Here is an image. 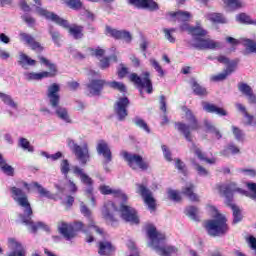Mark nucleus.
<instances>
[{
	"mask_svg": "<svg viewBox=\"0 0 256 256\" xmlns=\"http://www.w3.org/2000/svg\"><path fill=\"white\" fill-rule=\"evenodd\" d=\"M101 213L106 223L112 227L119 225L120 219H123L126 223H130V225H139L141 223L137 209L127 204H120L119 208L115 202L108 200L104 203Z\"/></svg>",
	"mask_w": 256,
	"mask_h": 256,
	"instance_id": "obj_1",
	"label": "nucleus"
},
{
	"mask_svg": "<svg viewBox=\"0 0 256 256\" xmlns=\"http://www.w3.org/2000/svg\"><path fill=\"white\" fill-rule=\"evenodd\" d=\"M185 115H186L187 121H189L190 124H187L185 122H175L174 127L176 131L181 133V135H183L184 139H186L188 143H192L190 151H192L194 155H196L199 161H205V163H208V165H215V163H217V158L215 157L208 158L207 154L203 152L201 148H198L197 144L193 142V135L191 134V132L199 131V129H201L199 120H197V117L193 115V111H191V109L189 108L185 109Z\"/></svg>",
	"mask_w": 256,
	"mask_h": 256,
	"instance_id": "obj_2",
	"label": "nucleus"
},
{
	"mask_svg": "<svg viewBox=\"0 0 256 256\" xmlns=\"http://www.w3.org/2000/svg\"><path fill=\"white\" fill-rule=\"evenodd\" d=\"M180 31H187L188 35L193 37L195 43L191 44L194 49H198V51H207V49H221V42L215 41L210 38H206L209 32L201 26V24H197L196 26H190L187 22H182L180 25Z\"/></svg>",
	"mask_w": 256,
	"mask_h": 256,
	"instance_id": "obj_3",
	"label": "nucleus"
},
{
	"mask_svg": "<svg viewBox=\"0 0 256 256\" xmlns=\"http://www.w3.org/2000/svg\"><path fill=\"white\" fill-rule=\"evenodd\" d=\"M10 195L19 207L24 208V214L21 215L22 223L29 225L32 233H37L39 227H43V223L38 222L35 224V222H33V208L31 207V202H29L27 192L17 186H12L10 187Z\"/></svg>",
	"mask_w": 256,
	"mask_h": 256,
	"instance_id": "obj_4",
	"label": "nucleus"
},
{
	"mask_svg": "<svg viewBox=\"0 0 256 256\" xmlns=\"http://www.w3.org/2000/svg\"><path fill=\"white\" fill-rule=\"evenodd\" d=\"M36 3V13L40 15V17H45L48 21H52L63 27L64 29H68V33L73 36L74 39H83V26L74 24L69 26V21L66 19L61 18L59 15L55 14L54 12H49L47 9L42 8L43 5L41 0H33Z\"/></svg>",
	"mask_w": 256,
	"mask_h": 256,
	"instance_id": "obj_5",
	"label": "nucleus"
},
{
	"mask_svg": "<svg viewBox=\"0 0 256 256\" xmlns=\"http://www.w3.org/2000/svg\"><path fill=\"white\" fill-rule=\"evenodd\" d=\"M146 233L147 237L150 239L149 247H153L154 251L160 256H172L179 251L175 246L164 245L165 241H167V236L157 231L155 225H147Z\"/></svg>",
	"mask_w": 256,
	"mask_h": 256,
	"instance_id": "obj_6",
	"label": "nucleus"
},
{
	"mask_svg": "<svg viewBox=\"0 0 256 256\" xmlns=\"http://www.w3.org/2000/svg\"><path fill=\"white\" fill-rule=\"evenodd\" d=\"M209 209L215 215L213 216V219L204 222V229H206L209 237H224V235L229 233L227 216L221 214L215 206H209Z\"/></svg>",
	"mask_w": 256,
	"mask_h": 256,
	"instance_id": "obj_7",
	"label": "nucleus"
},
{
	"mask_svg": "<svg viewBox=\"0 0 256 256\" xmlns=\"http://www.w3.org/2000/svg\"><path fill=\"white\" fill-rule=\"evenodd\" d=\"M220 195L226 198V205L232 210V225H237L243 221V211L239 206L233 204V185L231 184H219L216 186Z\"/></svg>",
	"mask_w": 256,
	"mask_h": 256,
	"instance_id": "obj_8",
	"label": "nucleus"
},
{
	"mask_svg": "<svg viewBox=\"0 0 256 256\" xmlns=\"http://www.w3.org/2000/svg\"><path fill=\"white\" fill-rule=\"evenodd\" d=\"M59 91H61V87L57 83H53L48 87L47 97L50 101L51 107L56 109V115L65 123H71V117H69V112L67 108L59 107V103L61 102V96L59 95Z\"/></svg>",
	"mask_w": 256,
	"mask_h": 256,
	"instance_id": "obj_9",
	"label": "nucleus"
},
{
	"mask_svg": "<svg viewBox=\"0 0 256 256\" xmlns=\"http://www.w3.org/2000/svg\"><path fill=\"white\" fill-rule=\"evenodd\" d=\"M37 57L41 65H45V67H48V71L28 72L26 73L28 81H41L43 79H49L57 77V75H59V68H57V64L51 62L49 59L45 58L42 55H38Z\"/></svg>",
	"mask_w": 256,
	"mask_h": 256,
	"instance_id": "obj_10",
	"label": "nucleus"
},
{
	"mask_svg": "<svg viewBox=\"0 0 256 256\" xmlns=\"http://www.w3.org/2000/svg\"><path fill=\"white\" fill-rule=\"evenodd\" d=\"M79 231H83V233H87L85 230V224L83 222H74L73 224H69L66 222H60L58 224V233L66 239V241H71V239H75L77 237V233Z\"/></svg>",
	"mask_w": 256,
	"mask_h": 256,
	"instance_id": "obj_11",
	"label": "nucleus"
},
{
	"mask_svg": "<svg viewBox=\"0 0 256 256\" xmlns=\"http://www.w3.org/2000/svg\"><path fill=\"white\" fill-rule=\"evenodd\" d=\"M121 155L132 171H137V169L147 171L149 169V163L145 161L143 156L128 151H122Z\"/></svg>",
	"mask_w": 256,
	"mask_h": 256,
	"instance_id": "obj_12",
	"label": "nucleus"
},
{
	"mask_svg": "<svg viewBox=\"0 0 256 256\" xmlns=\"http://www.w3.org/2000/svg\"><path fill=\"white\" fill-rule=\"evenodd\" d=\"M68 147L71 149L72 153L75 155L77 161L84 167L91 160V154H89V146H80L75 143L73 139H68Z\"/></svg>",
	"mask_w": 256,
	"mask_h": 256,
	"instance_id": "obj_13",
	"label": "nucleus"
},
{
	"mask_svg": "<svg viewBox=\"0 0 256 256\" xmlns=\"http://www.w3.org/2000/svg\"><path fill=\"white\" fill-rule=\"evenodd\" d=\"M136 193L142 197L151 213L157 211V200H155L153 192L145 184H136Z\"/></svg>",
	"mask_w": 256,
	"mask_h": 256,
	"instance_id": "obj_14",
	"label": "nucleus"
},
{
	"mask_svg": "<svg viewBox=\"0 0 256 256\" xmlns=\"http://www.w3.org/2000/svg\"><path fill=\"white\" fill-rule=\"evenodd\" d=\"M130 81L138 87L140 93H143V89H146V93L151 95L153 93V82L151 81V73L144 72L143 78L139 77L137 73H132L130 75Z\"/></svg>",
	"mask_w": 256,
	"mask_h": 256,
	"instance_id": "obj_15",
	"label": "nucleus"
},
{
	"mask_svg": "<svg viewBox=\"0 0 256 256\" xmlns=\"http://www.w3.org/2000/svg\"><path fill=\"white\" fill-rule=\"evenodd\" d=\"M85 87V95L87 97H101L103 90L107 87V80L91 79Z\"/></svg>",
	"mask_w": 256,
	"mask_h": 256,
	"instance_id": "obj_16",
	"label": "nucleus"
},
{
	"mask_svg": "<svg viewBox=\"0 0 256 256\" xmlns=\"http://www.w3.org/2000/svg\"><path fill=\"white\" fill-rule=\"evenodd\" d=\"M129 105H131V101L127 96L118 98L114 103V113L117 115L118 121H125L129 117Z\"/></svg>",
	"mask_w": 256,
	"mask_h": 256,
	"instance_id": "obj_17",
	"label": "nucleus"
},
{
	"mask_svg": "<svg viewBox=\"0 0 256 256\" xmlns=\"http://www.w3.org/2000/svg\"><path fill=\"white\" fill-rule=\"evenodd\" d=\"M73 173L74 175H76L77 177L80 178L81 183H83V185H86V187H88L85 190V193L87 195L88 198L93 197V178H91L89 175H87V173H85V170L79 166H74L73 167Z\"/></svg>",
	"mask_w": 256,
	"mask_h": 256,
	"instance_id": "obj_18",
	"label": "nucleus"
},
{
	"mask_svg": "<svg viewBox=\"0 0 256 256\" xmlns=\"http://www.w3.org/2000/svg\"><path fill=\"white\" fill-rule=\"evenodd\" d=\"M106 35H109V37H112V39H116L117 41H125V43H131L133 41V36L131 35V32L127 30H117L115 28H112L111 26L105 27Z\"/></svg>",
	"mask_w": 256,
	"mask_h": 256,
	"instance_id": "obj_19",
	"label": "nucleus"
},
{
	"mask_svg": "<svg viewBox=\"0 0 256 256\" xmlns=\"http://www.w3.org/2000/svg\"><path fill=\"white\" fill-rule=\"evenodd\" d=\"M96 151L98 155L103 157V165H109L113 161V152H111V147L105 140H99L96 145Z\"/></svg>",
	"mask_w": 256,
	"mask_h": 256,
	"instance_id": "obj_20",
	"label": "nucleus"
},
{
	"mask_svg": "<svg viewBox=\"0 0 256 256\" xmlns=\"http://www.w3.org/2000/svg\"><path fill=\"white\" fill-rule=\"evenodd\" d=\"M19 36L20 41L25 43V45H28V47H30L32 51H35V53H41L42 51H45V47H43L41 42L37 41L33 35L20 32Z\"/></svg>",
	"mask_w": 256,
	"mask_h": 256,
	"instance_id": "obj_21",
	"label": "nucleus"
},
{
	"mask_svg": "<svg viewBox=\"0 0 256 256\" xmlns=\"http://www.w3.org/2000/svg\"><path fill=\"white\" fill-rule=\"evenodd\" d=\"M80 211L84 217L88 218V229H94V231L101 235V237H105V230L95 224V220H93V216L91 215V210L85 204H81Z\"/></svg>",
	"mask_w": 256,
	"mask_h": 256,
	"instance_id": "obj_22",
	"label": "nucleus"
},
{
	"mask_svg": "<svg viewBox=\"0 0 256 256\" xmlns=\"http://www.w3.org/2000/svg\"><path fill=\"white\" fill-rule=\"evenodd\" d=\"M128 5L136 9H147V11H159V4L155 0H127Z\"/></svg>",
	"mask_w": 256,
	"mask_h": 256,
	"instance_id": "obj_23",
	"label": "nucleus"
},
{
	"mask_svg": "<svg viewBox=\"0 0 256 256\" xmlns=\"http://www.w3.org/2000/svg\"><path fill=\"white\" fill-rule=\"evenodd\" d=\"M168 21L171 23H187L189 19H191V13L187 11H176V12H168L167 14Z\"/></svg>",
	"mask_w": 256,
	"mask_h": 256,
	"instance_id": "obj_24",
	"label": "nucleus"
},
{
	"mask_svg": "<svg viewBox=\"0 0 256 256\" xmlns=\"http://www.w3.org/2000/svg\"><path fill=\"white\" fill-rule=\"evenodd\" d=\"M20 185H22V187H24V189H26V191H31V185L32 187H35V189H37L39 195H41V197H47V199H53V195L51 194V192H49L47 189H45L43 186H41V184H39L38 182H32L31 184L27 183L26 181H21Z\"/></svg>",
	"mask_w": 256,
	"mask_h": 256,
	"instance_id": "obj_25",
	"label": "nucleus"
},
{
	"mask_svg": "<svg viewBox=\"0 0 256 256\" xmlns=\"http://www.w3.org/2000/svg\"><path fill=\"white\" fill-rule=\"evenodd\" d=\"M98 254L101 256H111L115 253L116 248L111 241L103 240L97 243Z\"/></svg>",
	"mask_w": 256,
	"mask_h": 256,
	"instance_id": "obj_26",
	"label": "nucleus"
},
{
	"mask_svg": "<svg viewBox=\"0 0 256 256\" xmlns=\"http://www.w3.org/2000/svg\"><path fill=\"white\" fill-rule=\"evenodd\" d=\"M202 107L206 113H215V115H218L219 117H227V110L213 103L203 101Z\"/></svg>",
	"mask_w": 256,
	"mask_h": 256,
	"instance_id": "obj_27",
	"label": "nucleus"
},
{
	"mask_svg": "<svg viewBox=\"0 0 256 256\" xmlns=\"http://www.w3.org/2000/svg\"><path fill=\"white\" fill-rule=\"evenodd\" d=\"M181 193L184 195V197H187V199H189V201H191L192 203H199V201H201L199 195L195 193V184L193 183L182 187Z\"/></svg>",
	"mask_w": 256,
	"mask_h": 256,
	"instance_id": "obj_28",
	"label": "nucleus"
},
{
	"mask_svg": "<svg viewBox=\"0 0 256 256\" xmlns=\"http://www.w3.org/2000/svg\"><path fill=\"white\" fill-rule=\"evenodd\" d=\"M181 193L184 195V197H187V199H189V201H191L192 203H199V201H201L199 195L195 193V184L193 183L182 187Z\"/></svg>",
	"mask_w": 256,
	"mask_h": 256,
	"instance_id": "obj_29",
	"label": "nucleus"
},
{
	"mask_svg": "<svg viewBox=\"0 0 256 256\" xmlns=\"http://www.w3.org/2000/svg\"><path fill=\"white\" fill-rule=\"evenodd\" d=\"M235 69H237V62L232 61L222 73L212 76V81H225L229 75L235 73Z\"/></svg>",
	"mask_w": 256,
	"mask_h": 256,
	"instance_id": "obj_30",
	"label": "nucleus"
},
{
	"mask_svg": "<svg viewBox=\"0 0 256 256\" xmlns=\"http://www.w3.org/2000/svg\"><path fill=\"white\" fill-rule=\"evenodd\" d=\"M238 91L242 93L245 97H247L249 103H255L256 102V97L255 94L253 93V88L249 86L245 82H240L238 83Z\"/></svg>",
	"mask_w": 256,
	"mask_h": 256,
	"instance_id": "obj_31",
	"label": "nucleus"
},
{
	"mask_svg": "<svg viewBox=\"0 0 256 256\" xmlns=\"http://www.w3.org/2000/svg\"><path fill=\"white\" fill-rule=\"evenodd\" d=\"M190 85L194 95H197V97H207L209 95L207 88L199 84L194 78L191 79Z\"/></svg>",
	"mask_w": 256,
	"mask_h": 256,
	"instance_id": "obj_32",
	"label": "nucleus"
},
{
	"mask_svg": "<svg viewBox=\"0 0 256 256\" xmlns=\"http://www.w3.org/2000/svg\"><path fill=\"white\" fill-rule=\"evenodd\" d=\"M18 65L22 67V69H27V67H35L37 65V60L32 59L29 55L20 52L18 58Z\"/></svg>",
	"mask_w": 256,
	"mask_h": 256,
	"instance_id": "obj_33",
	"label": "nucleus"
},
{
	"mask_svg": "<svg viewBox=\"0 0 256 256\" xmlns=\"http://www.w3.org/2000/svg\"><path fill=\"white\" fill-rule=\"evenodd\" d=\"M208 21L214 25H225L227 24V18L223 13L212 12L207 15Z\"/></svg>",
	"mask_w": 256,
	"mask_h": 256,
	"instance_id": "obj_34",
	"label": "nucleus"
},
{
	"mask_svg": "<svg viewBox=\"0 0 256 256\" xmlns=\"http://www.w3.org/2000/svg\"><path fill=\"white\" fill-rule=\"evenodd\" d=\"M0 169L8 177H13L15 175V168L7 164V160L3 157V154L0 153Z\"/></svg>",
	"mask_w": 256,
	"mask_h": 256,
	"instance_id": "obj_35",
	"label": "nucleus"
},
{
	"mask_svg": "<svg viewBox=\"0 0 256 256\" xmlns=\"http://www.w3.org/2000/svg\"><path fill=\"white\" fill-rule=\"evenodd\" d=\"M247 190L238 189L239 193L245 195L246 197H250V199H256V183L246 182Z\"/></svg>",
	"mask_w": 256,
	"mask_h": 256,
	"instance_id": "obj_36",
	"label": "nucleus"
},
{
	"mask_svg": "<svg viewBox=\"0 0 256 256\" xmlns=\"http://www.w3.org/2000/svg\"><path fill=\"white\" fill-rule=\"evenodd\" d=\"M62 3L73 11H81L83 9V2L81 0H62Z\"/></svg>",
	"mask_w": 256,
	"mask_h": 256,
	"instance_id": "obj_37",
	"label": "nucleus"
},
{
	"mask_svg": "<svg viewBox=\"0 0 256 256\" xmlns=\"http://www.w3.org/2000/svg\"><path fill=\"white\" fill-rule=\"evenodd\" d=\"M226 7L229 9H233L234 11L237 9H243L245 7V2L243 0H222Z\"/></svg>",
	"mask_w": 256,
	"mask_h": 256,
	"instance_id": "obj_38",
	"label": "nucleus"
},
{
	"mask_svg": "<svg viewBox=\"0 0 256 256\" xmlns=\"http://www.w3.org/2000/svg\"><path fill=\"white\" fill-rule=\"evenodd\" d=\"M107 87L114 89V91H119V93H127V86L123 82L107 81Z\"/></svg>",
	"mask_w": 256,
	"mask_h": 256,
	"instance_id": "obj_39",
	"label": "nucleus"
},
{
	"mask_svg": "<svg viewBox=\"0 0 256 256\" xmlns=\"http://www.w3.org/2000/svg\"><path fill=\"white\" fill-rule=\"evenodd\" d=\"M185 215L190 217L192 221H200L199 219V208L196 206H188L185 208Z\"/></svg>",
	"mask_w": 256,
	"mask_h": 256,
	"instance_id": "obj_40",
	"label": "nucleus"
},
{
	"mask_svg": "<svg viewBox=\"0 0 256 256\" xmlns=\"http://www.w3.org/2000/svg\"><path fill=\"white\" fill-rule=\"evenodd\" d=\"M133 123L134 125H136V127H139V129H142L146 133H151V128H149V125L147 124V122H145V120H143V118L136 116L133 119Z\"/></svg>",
	"mask_w": 256,
	"mask_h": 256,
	"instance_id": "obj_41",
	"label": "nucleus"
},
{
	"mask_svg": "<svg viewBox=\"0 0 256 256\" xmlns=\"http://www.w3.org/2000/svg\"><path fill=\"white\" fill-rule=\"evenodd\" d=\"M114 199H119L121 201L120 205H125L129 201V196L123 192L121 189H114V192L112 193Z\"/></svg>",
	"mask_w": 256,
	"mask_h": 256,
	"instance_id": "obj_42",
	"label": "nucleus"
},
{
	"mask_svg": "<svg viewBox=\"0 0 256 256\" xmlns=\"http://www.w3.org/2000/svg\"><path fill=\"white\" fill-rule=\"evenodd\" d=\"M0 99L5 105H8V107H12V109H17V103L13 100L11 95L0 92Z\"/></svg>",
	"mask_w": 256,
	"mask_h": 256,
	"instance_id": "obj_43",
	"label": "nucleus"
},
{
	"mask_svg": "<svg viewBox=\"0 0 256 256\" xmlns=\"http://www.w3.org/2000/svg\"><path fill=\"white\" fill-rule=\"evenodd\" d=\"M191 163L194 165L195 171H197L200 177H207L209 175V171L205 167L201 166V164L197 163V160L191 159Z\"/></svg>",
	"mask_w": 256,
	"mask_h": 256,
	"instance_id": "obj_44",
	"label": "nucleus"
},
{
	"mask_svg": "<svg viewBox=\"0 0 256 256\" xmlns=\"http://www.w3.org/2000/svg\"><path fill=\"white\" fill-rule=\"evenodd\" d=\"M238 23H242L243 25H253L255 21L251 19V16L246 13H240L236 16Z\"/></svg>",
	"mask_w": 256,
	"mask_h": 256,
	"instance_id": "obj_45",
	"label": "nucleus"
},
{
	"mask_svg": "<svg viewBox=\"0 0 256 256\" xmlns=\"http://www.w3.org/2000/svg\"><path fill=\"white\" fill-rule=\"evenodd\" d=\"M205 127L207 129V133H211L217 139H221L223 137V135L221 134V131H219L217 129V127H215V125H213V124H211L209 122H206L205 123Z\"/></svg>",
	"mask_w": 256,
	"mask_h": 256,
	"instance_id": "obj_46",
	"label": "nucleus"
},
{
	"mask_svg": "<svg viewBox=\"0 0 256 256\" xmlns=\"http://www.w3.org/2000/svg\"><path fill=\"white\" fill-rule=\"evenodd\" d=\"M18 145L24 149V151H28L29 153H33V151H35V148L31 145V142H29V140L26 138H20Z\"/></svg>",
	"mask_w": 256,
	"mask_h": 256,
	"instance_id": "obj_47",
	"label": "nucleus"
},
{
	"mask_svg": "<svg viewBox=\"0 0 256 256\" xmlns=\"http://www.w3.org/2000/svg\"><path fill=\"white\" fill-rule=\"evenodd\" d=\"M175 31H177V29L175 28H164L163 29V33H164V37L165 39H167V41H169V43H175L176 39L174 37V33Z\"/></svg>",
	"mask_w": 256,
	"mask_h": 256,
	"instance_id": "obj_48",
	"label": "nucleus"
},
{
	"mask_svg": "<svg viewBox=\"0 0 256 256\" xmlns=\"http://www.w3.org/2000/svg\"><path fill=\"white\" fill-rule=\"evenodd\" d=\"M60 171H61L62 175H65V177H67V175H69V171H71V164L69 163L68 159H63L60 162Z\"/></svg>",
	"mask_w": 256,
	"mask_h": 256,
	"instance_id": "obj_49",
	"label": "nucleus"
},
{
	"mask_svg": "<svg viewBox=\"0 0 256 256\" xmlns=\"http://www.w3.org/2000/svg\"><path fill=\"white\" fill-rule=\"evenodd\" d=\"M168 198L171 201H175L176 203H181L183 198L181 197V194L177 190L169 189L168 190Z\"/></svg>",
	"mask_w": 256,
	"mask_h": 256,
	"instance_id": "obj_50",
	"label": "nucleus"
},
{
	"mask_svg": "<svg viewBox=\"0 0 256 256\" xmlns=\"http://www.w3.org/2000/svg\"><path fill=\"white\" fill-rule=\"evenodd\" d=\"M243 45L246 48L248 53H255L256 52V43L253 42L251 39H244Z\"/></svg>",
	"mask_w": 256,
	"mask_h": 256,
	"instance_id": "obj_51",
	"label": "nucleus"
},
{
	"mask_svg": "<svg viewBox=\"0 0 256 256\" xmlns=\"http://www.w3.org/2000/svg\"><path fill=\"white\" fill-rule=\"evenodd\" d=\"M232 133L236 139V141H244L245 133L237 126H232Z\"/></svg>",
	"mask_w": 256,
	"mask_h": 256,
	"instance_id": "obj_52",
	"label": "nucleus"
},
{
	"mask_svg": "<svg viewBox=\"0 0 256 256\" xmlns=\"http://www.w3.org/2000/svg\"><path fill=\"white\" fill-rule=\"evenodd\" d=\"M150 63L155 71L158 72L159 77H165V70H163V67H161V64H159L157 60L150 59Z\"/></svg>",
	"mask_w": 256,
	"mask_h": 256,
	"instance_id": "obj_53",
	"label": "nucleus"
},
{
	"mask_svg": "<svg viewBox=\"0 0 256 256\" xmlns=\"http://www.w3.org/2000/svg\"><path fill=\"white\" fill-rule=\"evenodd\" d=\"M118 79H125L129 75V68L125 64L121 63L120 68L117 70Z\"/></svg>",
	"mask_w": 256,
	"mask_h": 256,
	"instance_id": "obj_54",
	"label": "nucleus"
},
{
	"mask_svg": "<svg viewBox=\"0 0 256 256\" xmlns=\"http://www.w3.org/2000/svg\"><path fill=\"white\" fill-rule=\"evenodd\" d=\"M175 168L182 173V175H187V165L181 159L177 158L175 161Z\"/></svg>",
	"mask_w": 256,
	"mask_h": 256,
	"instance_id": "obj_55",
	"label": "nucleus"
},
{
	"mask_svg": "<svg viewBox=\"0 0 256 256\" xmlns=\"http://www.w3.org/2000/svg\"><path fill=\"white\" fill-rule=\"evenodd\" d=\"M51 37H52V41L55 43V45H57L58 47H61V34H59L58 31H53V30H50L49 31Z\"/></svg>",
	"mask_w": 256,
	"mask_h": 256,
	"instance_id": "obj_56",
	"label": "nucleus"
},
{
	"mask_svg": "<svg viewBox=\"0 0 256 256\" xmlns=\"http://www.w3.org/2000/svg\"><path fill=\"white\" fill-rule=\"evenodd\" d=\"M21 18L24 21V23H27L28 27H34L36 20L33 16H31L29 14H24V15H22Z\"/></svg>",
	"mask_w": 256,
	"mask_h": 256,
	"instance_id": "obj_57",
	"label": "nucleus"
},
{
	"mask_svg": "<svg viewBox=\"0 0 256 256\" xmlns=\"http://www.w3.org/2000/svg\"><path fill=\"white\" fill-rule=\"evenodd\" d=\"M99 191L101 195H113L115 189L111 188V186L108 185H101L99 186Z\"/></svg>",
	"mask_w": 256,
	"mask_h": 256,
	"instance_id": "obj_58",
	"label": "nucleus"
},
{
	"mask_svg": "<svg viewBox=\"0 0 256 256\" xmlns=\"http://www.w3.org/2000/svg\"><path fill=\"white\" fill-rule=\"evenodd\" d=\"M8 247L10 249H21V243H19L15 238L8 239Z\"/></svg>",
	"mask_w": 256,
	"mask_h": 256,
	"instance_id": "obj_59",
	"label": "nucleus"
},
{
	"mask_svg": "<svg viewBox=\"0 0 256 256\" xmlns=\"http://www.w3.org/2000/svg\"><path fill=\"white\" fill-rule=\"evenodd\" d=\"M87 50L90 51V53H92L94 57H103L105 55V50L101 48H97V49L87 48Z\"/></svg>",
	"mask_w": 256,
	"mask_h": 256,
	"instance_id": "obj_60",
	"label": "nucleus"
},
{
	"mask_svg": "<svg viewBox=\"0 0 256 256\" xmlns=\"http://www.w3.org/2000/svg\"><path fill=\"white\" fill-rule=\"evenodd\" d=\"M162 151L166 160H168L169 162L173 161L171 151L169 150V148H167L166 145H162Z\"/></svg>",
	"mask_w": 256,
	"mask_h": 256,
	"instance_id": "obj_61",
	"label": "nucleus"
},
{
	"mask_svg": "<svg viewBox=\"0 0 256 256\" xmlns=\"http://www.w3.org/2000/svg\"><path fill=\"white\" fill-rule=\"evenodd\" d=\"M19 7L25 13H29L31 11V6L27 3V0H20Z\"/></svg>",
	"mask_w": 256,
	"mask_h": 256,
	"instance_id": "obj_62",
	"label": "nucleus"
},
{
	"mask_svg": "<svg viewBox=\"0 0 256 256\" xmlns=\"http://www.w3.org/2000/svg\"><path fill=\"white\" fill-rule=\"evenodd\" d=\"M239 173H245L248 175V177H255L256 176V171L255 169H245V168H240Z\"/></svg>",
	"mask_w": 256,
	"mask_h": 256,
	"instance_id": "obj_63",
	"label": "nucleus"
},
{
	"mask_svg": "<svg viewBox=\"0 0 256 256\" xmlns=\"http://www.w3.org/2000/svg\"><path fill=\"white\" fill-rule=\"evenodd\" d=\"M111 65L109 57H104L100 60V69H107Z\"/></svg>",
	"mask_w": 256,
	"mask_h": 256,
	"instance_id": "obj_64",
	"label": "nucleus"
}]
</instances>
